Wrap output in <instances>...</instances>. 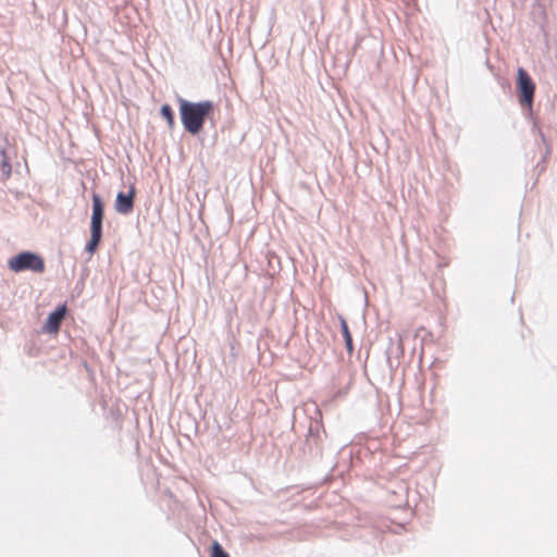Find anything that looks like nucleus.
<instances>
[{"label": "nucleus", "instance_id": "nucleus-8", "mask_svg": "<svg viewBox=\"0 0 557 557\" xmlns=\"http://www.w3.org/2000/svg\"><path fill=\"white\" fill-rule=\"evenodd\" d=\"M102 232L90 231V240L86 245V251L94 253L101 240Z\"/></svg>", "mask_w": 557, "mask_h": 557}, {"label": "nucleus", "instance_id": "nucleus-11", "mask_svg": "<svg viewBox=\"0 0 557 557\" xmlns=\"http://www.w3.org/2000/svg\"><path fill=\"white\" fill-rule=\"evenodd\" d=\"M3 166H4V168H8V172H10V171H11V166H10V164H9L8 162H5V161H4V162H3Z\"/></svg>", "mask_w": 557, "mask_h": 557}, {"label": "nucleus", "instance_id": "nucleus-1", "mask_svg": "<svg viewBox=\"0 0 557 557\" xmlns=\"http://www.w3.org/2000/svg\"><path fill=\"white\" fill-rule=\"evenodd\" d=\"M213 111V102L203 100L191 102L180 99V115L184 128L191 135L198 134L205 124V120Z\"/></svg>", "mask_w": 557, "mask_h": 557}, {"label": "nucleus", "instance_id": "nucleus-9", "mask_svg": "<svg viewBox=\"0 0 557 557\" xmlns=\"http://www.w3.org/2000/svg\"><path fill=\"white\" fill-rule=\"evenodd\" d=\"M161 115L166 120V123L170 128L174 127V114L172 108L169 104H163L160 110Z\"/></svg>", "mask_w": 557, "mask_h": 557}, {"label": "nucleus", "instance_id": "nucleus-10", "mask_svg": "<svg viewBox=\"0 0 557 557\" xmlns=\"http://www.w3.org/2000/svg\"><path fill=\"white\" fill-rule=\"evenodd\" d=\"M211 557H230L219 542L214 541L211 547Z\"/></svg>", "mask_w": 557, "mask_h": 557}, {"label": "nucleus", "instance_id": "nucleus-6", "mask_svg": "<svg viewBox=\"0 0 557 557\" xmlns=\"http://www.w3.org/2000/svg\"><path fill=\"white\" fill-rule=\"evenodd\" d=\"M65 306L59 307L57 310L51 312L47 318L45 330L48 333H57L60 327L61 321L65 315Z\"/></svg>", "mask_w": 557, "mask_h": 557}, {"label": "nucleus", "instance_id": "nucleus-3", "mask_svg": "<svg viewBox=\"0 0 557 557\" xmlns=\"http://www.w3.org/2000/svg\"><path fill=\"white\" fill-rule=\"evenodd\" d=\"M518 89L521 103L530 107L534 96V84L523 69H518Z\"/></svg>", "mask_w": 557, "mask_h": 557}, {"label": "nucleus", "instance_id": "nucleus-4", "mask_svg": "<svg viewBox=\"0 0 557 557\" xmlns=\"http://www.w3.org/2000/svg\"><path fill=\"white\" fill-rule=\"evenodd\" d=\"M134 195L133 187L127 193L119 191L114 205L115 211L124 215L129 214L134 208Z\"/></svg>", "mask_w": 557, "mask_h": 557}, {"label": "nucleus", "instance_id": "nucleus-7", "mask_svg": "<svg viewBox=\"0 0 557 557\" xmlns=\"http://www.w3.org/2000/svg\"><path fill=\"white\" fill-rule=\"evenodd\" d=\"M339 323H341L343 336L345 338L346 348H347L348 352L351 354L354 347H352V339H351L350 332L348 330L347 322L343 317H339Z\"/></svg>", "mask_w": 557, "mask_h": 557}, {"label": "nucleus", "instance_id": "nucleus-2", "mask_svg": "<svg viewBox=\"0 0 557 557\" xmlns=\"http://www.w3.org/2000/svg\"><path fill=\"white\" fill-rule=\"evenodd\" d=\"M9 268L14 272L30 270L36 273H41L45 271V262L39 255L24 251L9 260Z\"/></svg>", "mask_w": 557, "mask_h": 557}, {"label": "nucleus", "instance_id": "nucleus-5", "mask_svg": "<svg viewBox=\"0 0 557 557\" xmlns=\"http://www.w3.org/2000/svg\"><path fill=\"white\" fill-rule=\"evenodd\" d=\"M103 205L99 195L92 196L90 231L102 232Z\"/></svg>", "mask_w": 557, "mask_h": 557}]
</instances>
